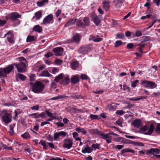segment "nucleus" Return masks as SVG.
<instances>
[{"label":"nucleus","mask_w":160,"mask_h":160,"mask_svg":"<svg viewBox=\"0 0 160 160\" xmlns=\"http://www.w3.org/2000/svg\"><path fill=\"white\" fill-rule=\"evenodd\" d=\"M44 88V85L41 82L37 81L32 87V90L35 93H39L43 91Z\"/></svg>","instance_id":"1"},{"label":"nucleus","mask_w":160,"mask_h":160,"mask_svg":"<svg viewBox=\"0 0 160 160\" xmlns=\"http://www.w3.org/2000/svg\"><path fill=\"white\" fill-rule=\"evenodd\" d=\"M0 116L2 120L6 124H8L12 121V116L6 110H3L1 112Z\"/></svg>","instance_id":"2"},{"label":"nucleus","mask_w":160,"mask_h":160,"mask_svg":"<svg viewBox=\"0 0 160 160\" xmlns=\"http://www.w3.org/2000/svg\"><path fill=\"white\" fill-rule=\"evenodd\" d=\"M21 15L17 12H13L9 15V19L12 22H16V24L18 25L20 23V21L18 20L20 18Z\"/></svg>","instance_id":"3"},{"label":"nucleus","mask_w":160,"mask_h":160,"mask_svg":"<svg viewBox=\"0 0 160 160\" xmlns=\"http://www.w3.org/2000/svg\"><path fill=\"white\" fill-rule=\"evenodd\" d=\"M141 84L147 88L151 89H154L157 86V84L154 82L146 80L142 81Z\"/></svg>","instance_id":"4"},{"label":"nucleus","mask_w":160,"mask_h":160,"mask_svg":"<svg viewBox=\"0 0 160 160\" xmlns=\"http://www.w3.org/2000/svg\"><path fill=\"white\" fill-rule=\"evenodd\" d=\"M154 129V127L153 125L152 124H151L150 125L149 128L147 126H144L140 128V131H141L145 132L148 129V131L146 132L145 134L146 135H150L153 132Z\"/></svg>","instance_id":"5"},{"label":"nucleus","mask_w":160,"mask_h":160,"mask_svg":"<svg viewBox=\"0 0 160 160\" xmlns=\"http://www.w3.org/2000/svg\"><path fill=\"white\" fill-rule=\"evenodd\" d=\"M17 68L18 72L22 73L26 70V63L24 62H20L18 64H14Z\"/></svg>","instance_id":"6"},{"label":"nucleus","mask_w":160,"mask_h":160,"mask_svg":"<svg viewBox=\"0 0 160 160\" xmlns=\"http://www.w3.org/2000/svg\"><path fill=\"white\" fill-rule=\"evenodd\" d=\"M53 22V16L52 14H50L46 16L43 19L42 24L46 25L52 23Z\"/></svg>","instance_id":"7"},{"label":"nucleus","mask_w":160,"mask_h":160,"mask_svg":"<svg viewBox=\"0 0 160 160\" xmlns=\"http://www.w3.org/2000/svg\"><path fill=\"white\" fill-rule=\"evenodd\" d=\"M91 48L88 45H85L81 47L78 50V52L79 53L82 54H86L88 52L90 51Z\"/></svg>","instance_id":"8"},{"label":"nucleus","mask_w":160,"mask_h":160,"mask_svg":"<svg viewBox=\"0 0 160 160\" xmlns=\"http://www.w3.org/2000/svg\"><path fill=\"white\" fill-rule=\"evenodd\" d=\"M64 143L63 145V147L68 149H69L72 147L73 143L72 141L69 139H65L64 141Z\"/></svg>","instance_id":"9"},{"label":"nucleus","mask_w":160,"mask_h":160,"mask_svg":"<svg viewBox=\"0 0 160 160\" xmlns=\"http://www.w3.org/2000/svg\"><path fill=\"white\" fill-rule=\"evenodd\" d=\"M91 18L92 21L96 25H98L101 22L100 20L95 13H93L91 14Z\"/></svg>","instance_id":"10"},{"label":"nucleus","mask_w":160,"mask_h":160,"mask_svg":"<svg viewBox=\"0 0 160 160\" xmlns=\"http://www.w3.org/2000/svg\"><path fill=\"white\" fill-rule=\"evenodd\" d=\"M80 36L78 34L76 33L73 35L72 38L69 41V42H74L77 44H78L80 42Z\"/></svg>","instance_id":"11"},{"label":"nucleus","mask_w":160,"mask_h":160,"mask_svg":"<svg viewBox=\"0 0 160 160\" xmlns=\"http://www.w3.org/2000/svg\"><path fill=\"white\" fill-rule=\"evenodd\" d=\"M52 51L55 53V54L56 56H60L62 54L63 49L62 48L58 47L54 48Z\"/></svg>","instance_id":"12"},{"label":"nucleus","mask_w":160,"mask_h":160,"mask_svg":"<svg viewBox=\"0 0 160 160\" xmlns=\"http://www.w3.org/2000/svg\"><path fill=\"white\" fill-rule=\"evenodd\" d=\"M7 35H9L7 37L8 41L10 43H13L14 42L13 39L14 35L12 32L11 31H9L5 35V37H6Z\"/></svg>","instance_id":"13"},{"label":"nucleus","mask_w":160,"mask_h":160,"mask_svg":"<svg viewBox=\"0 0 160 160\" xmlns=\"http://www.w3.org/2000/svg\"><path fill=\"white\" fill-rule=\"evenodd\" d=\"M110 1L109 0H104L102 2V8L106 11L109 9L110 7Z\"/></svg>","instance_id":"14"},{"label":"nucleus","mask_w":160,"mask_h":160,"mask_svg":"<svg viewBox=\"0 0 160 160\" xmlns=\"http://www.w3.org/2000/svg\"><path fill=\"white\" fill-rule=\"evenodd\" d=\"M102 138L106 140L107 143H110L111 142L112 138L111 136L109 135V134L103 133L102 136Z\"/></svg>","instance_id":"15"},{"label":"nucleus","mask_w":160,"mask_h":160,"mask_svg":"<svg viewBox=\"0 0 160 160\" xmlns=\"http://www.w3.org/2000/svg\"><path fill=\"white\" fill-rule=\"evenodd\" d=\"M79 81V75H77L72 76L71 78V82L73 84L78 83Z\"/></svg>","instance_id":"16"},{"label":"nucleus","mask_w":160,"mask_h":160,"mask_svg":"<svg viewBox=\"0 0 160 160\" xmlns=\"http://www.w3.org/2000/svg\"><path fill=\"white\" fill-rule=\"evenodd\" d=\"M124 1V0H114L113 2L115 7L117 8H120Z\"/></svg>","instance_id":"17"},{"label":"nucleus","mask_w":160,"mask_h":160,"mask_svg":"<svg viewBox=\"0 0 160 160\" xmlns=\"http://www.w3.org/2000/svg\"><path fill=\"white\" fill-rule=\"evenodd\" d=\"M142 122L140 120L136 119L132 122V124L137 128H139L141 126Z\"/></svg>","instance_id":"18"},{"label":"nucleus","mask_w":160,"mask_h":160,"mask_svg":"<svg viewBox=\"0 0 160 160\" xmlns=\"http://www.w3.org/2000/svg\"><path fill=\"white\" fill-rule=\"evenodd\" d=\"M89 132L90 133L92 134H96L98 135L102 136L103 134V133L101 132L97 129H91L89 130Z\"/></svg>","instance_id":"19"},{"label":"nucleus","mask_w":160,"mask_h":160,"mask_svg":"<svg viewBox=\"0 0 160 160\" xmlns=\"http://www.w3.org/2000/svg\"><path fill=\"white\" fill-rule=\"evenodd\" d=\"M32 30L36 32L40 33L42 31V28L38 25H36L34 26Z\"/></svg>","instance_id":"20"},{"label":"nucleus","mask_w":160,"mask_h":160,"mask_svg":"<svg viewBox=\"0 0 160 160\" xmlns=\"http://www.w3.org/2000/svg\"><path fill=\"white\" fill-rule=\"evenodd\" d=\"M52 76V75L47 70H45L39 74V76L40 77H49Z\"/></svg>","instance_id":"21"},{"label":"nucleus","mask_w":160,"mask_h":160,"mask_svg":"<svg viewBox=\"0 0 160 160\" xmlns=\"http://www.w3.org/2000/svg\"><path fill=\"white\" fill-rule=\"evenodd\" d=\"M14 66L12 65L11 64L8 66L6 68H4V69L6 72L7 74L9 73L13 69Z\"/></svg>","instance_id":"22"},{"label":"nucleus","mask_w":160,"mask_h":160,"mask_svg":"<svg viewBox=\"0 0 160 160\" xmlns=\"http://www.w3.org/2000/svg\"><path fill=\"white\" fill-rule=\"evenodd\" d=\"M160 152V150L158 148H151L148 151V153L153 154H154V153L159 154Z\"/></svg>","instance_id":"23"},{"label":"nucleus","mask_w":160,"mask_h":160,"mask_svg":"<svg viewBox=\"0 0 160 160\" xmlns=\"http://www.w3.org/2000/svg\"><path fill=\"white\" fill-rule=\"evenodd\" d=\"M75 130L79 133H82L83 134L85 135L87 133L86 130L83 128L78 127L76 128Z\"/></svg>","instance_id":"24"},{"label":"nucleus","mask_w":160,"mask_h":160,"mask_svg":"<svg viewBox=\"0 0 160 160\" xmlns=\"http://www.w3.org/2000/svg\"><path fill=\"white\" fill-rule=\"evenodd\" d=\"M79 64L77 61H73L71 63V67L73 70H75L78 67Z\"/></svg>","instance_id":"25"},{"label":"nucleus","mask_w":160,"mask_h":160,"mask_svg":"<svg viewBox=\"0 0 160 160\" xmlns=\"http://www.w3.org/2000/svg\"><path fill=\"white\" fill-rule=\"evenodd\" d=\"M48 142H47L46 141L43 140H41L39 142V144L42 145L43 148L45 149H48Z\"/></svg>","instance_id":"26"},{"label":"nucleus","mask_w":160,"mask_h":160,"mask_svg":"<svg viewBox=\"0 0 160 160\" xmlns=\"http://www.w3.org/2000/svg\"><path fill=\"white\" fill-rule=\"evenodd\" d=\"M69 82V79L68 77H66L60 82L61 84L65 85L68 84Z\"/></svg>","instance_id":"27"},{"label":"nucleus","mask_w":160,"mask_h":160,"mask_svg":"<svg viewBox=\"0 0 160 160\" xmlns=\"http://www.w3.org/2000/svg\"><path fill=\"white\" fill-rule=\"evenodd\" d=\"M92 151V149L88 146H87L85 148L82 150V152L83 153H90Z\"/></svg>","instance_id":"28"},{"label":"nucleus","mask_w":160,"mask_h":160,"mask_svg":"<svg viewBox=\"0 0 160 160\" xmlns=\"http://www.w3.org/2000/svg\"><path fill=\"white\" fill-rule=\"evenodd\" d=\"M76 24L78 27L84 28L85 27V25L83 23L81 20L77 19L76 20Z\"/></svg>","instance_id":"29"},{"label":"nucleus","mask_w":160,"mask_h":160,"mask_svg":"<svg viewBox=\"0 0 160 160\" xmlns=\"http://www.w3.org/2000/svg\"><path fill=\"white\" fill-rule=\"evenodd\" d=\"M147 98V96H140L139 98H129V100L131 101H136L141 99H145Z\"/></svg>","instance_id":"30"},{"label":"nucleus","mask_w":160,"mask_h":160,"mask_svg":"<svg viewBox=\"0 0 160 160\" xmlns=\"http://www.w3.org/2000/svg\"><path fill=\"white\" fill-rule=\"evenodd\" d=\"M122 154H123L126 152H130L133 153H135V151L134 150H131L128 148H125L122 149L121 151Z\"/></svg>","instance_id":"31"},{"label":"nucleus","mask_w":160,"mask_h":160,"mask_svg":"<svg viewBox=\"0 0 160 160\" xmlns=\"http://www.w3.org/2000/svg\"><path fill=\"white\" fill-rule=\"evenodd\" d=\"M16 76L17 78L18 77L22 81H25L27 78L26 76L21 74L18 73L16 74Z\"/></svg>","instance_id":"32"},{"label":"nucleus","mask_w":160,"mask_h":160,"mask_svg":"<svg viewBox=\"0 0 160 160\" xmlns=\"http://www.w3.org/2000/svg\"><path fill=\"white\" fill-rule=\"evenodd\" d=\"M7 73L4 68H0V77H6Z\"/></svg>","instance_id":"33"},{"label":"nucleus","mask_w":160,"mask_h":160,"mask_svg":"<svg viewBox=\"0 0 160 160\" xmlns=\"http://www.w3.org/2000/svg\"><path fill=\"white\" fill-rule=\"evenodd\" d=\"M83 21L84 22V24L85 26H88L89 25L90 20L89 18L88 17L84 18Z\"/></svg>","instance_id":"34"},{"label":"nucleus","mask_w":160,"mask_h":160,"mask_svg":"<svg viewBox=\"0 0 160 160\" xmlns=\"http://www.w3.org/2000/svg\"><path fill=\"white\" fill-rule=\"evenodd\" d=\"M42 16V13L39 11L35 13V17L37 20H39Z\"/></svg>","instance_id":"35"},{"label":"nucleus","mask_w":160,"mask_h":160,"mask_svg":"<svg viewBox=\"0 0 160 160\" xmlns=\"http://www.w3.org/2000/svg\"><path fill=\"white\" fill-rule=\"evenodd\" d=\"M63 75L62 73H61L58 75V76H57L55 78V81L56 82H58L60 80L62 79L63 77Z\"/></svg>","instance_id":"36"},{"label":"nucleus","mask_w":160,"mask_h":160,"mask_svg":"<svg viewBox=\"0 0 160 160\" xmlns=\"http://www.w3.org/2000/svg\"><path fill=\"white\" fill-rule=\"evenodd\" d=\"M91 40L94 42H99L102 41V38H99L98 36H97L96 37H92Z\"/></svg>","instance_id":"37"},{"label":"nucleus","mask_w":160,"mask_h":160,"mask_svg":"<svg viewBox=\"0 0 160 160\" xmlns=\"http://www.w3.org/2000/svg\"><path fill=\"white\" fill-rule=\"evenodd\" d=\"M129 144H132L136 145L143 146V144L142 143L134 142L133 141L129 140Z\"/></svg>","instance_id":"38"},{"label":"nucleus","mask_w":160,"mask_h":160,"mask_svg":"<svg viewBox=\"0 0 160 160\" xmlns=\"http://www.w3.org/2000/svg\"><path fill=\"white\" fill-rule=\"evenodd\" d=\"M77 19H71L68 20L66 24L67 26H70L73 24L74 23L76 22Z\"/></svg>","instance_id":"39"},{"label":"nucleus","mask_w":160,"mask_h":160,"mask_svg":"<svg viewBox=\"0 0 160 160\" xmlns=\"http://www.w3.org/2000/svg\"><path fill=\"white\" fill-rule=\"evenodd\" d=\"M15 127V124L10 125H9V132L11 135H13L14 133L13 128Z\"/></svg>","instance_id":"40"},{"label":"nucleus","mask_w":160,"mask_h":160,"mask_svg":"<svg viewBox=\"0 0 160 160\" xmlns=\"http://www.w3.org/2000/svg\"><path fill=\"white\" fill-rule=\"evenodd\" d=\"M34 37L33 36H28L26 41L27 42H31L34 40Z\"/></svg>","instance_id":"41"},{"label":"nucleus","mask_w":160,"mask_h":160,"mask_svg":"<svg viewBox=\"0 0 160 160\" xmlns=\"http://www.w3.org/2000/svg\"><path fill=\"white\" fill-rule=\"evenodd\" d=\"M22 137L25 139H27L30 137V135L28 132H25L21 135Z\"/></svg>","instance_id":"42"},{"label":"nucleus","mask_w":160,"mask_h":160,"mask_svg":"<svg viewBox=\"0 0 160 160\" xmlns=\"http://www.w3.org/2000/svg\"><path fill=\"white\" fill-rule=\"evenodd\" d=\"M155 131L157 133L160 135V123H158L157 124Z\"/></svg>","instance_id":"43"},{"label":"nucleus","mask_w":160,"mask_h":160,"mask_svg":"<svg viewBox=\"0 0 160 160\" xmlns=\"http://www.w3.org/2000/svg\"><path fill=\"white\" fill-rule=\"evenodd\" d=\"M124 34L122 33H118L116 35V38L122 39L124 38Z\"/></svg>","instance_id":"44"},{"label":"nucleus","mask_w":160,"mask_h":160,"mask_svg":"<svg viewBox=\"0 0 160 160\" xmlns=\"http://www.w3.org/2000/svg\"><path fill=\"white\" fill-rule=\"evenodd\" d=\"M108 109L110 110L114 111L116 109L115 105L113 106L112 104L108 105Z\"/></svg>","instance_id":"45"},{"label":"nucleus","mask_w":160,"mask_h":160,"mask_svg":"<svg viewBox=\"0 0 160 160\" xmlns=\"http://www.w3.org/2000/svg\"><path fill=\"white\" fill-rule=\"evenodd\" d=\"M80 78L82 80H87L88 78L90 79L86 75L84 74H82L81 75Z\"/></svg>","instance_id":"46"},{"label":"nucleus","mask_w":160,"mask_h":160,"mask_svg":"<svg viewBox=\"0 0 160 160\" xmlns=\"http://www.w3.org/2000/svg\"><path fill=\"white\" fill-rule=\"evenodd\" d=\"M2 146L3 148L4 149H7L8 150H12V148L10 147H8L6 145L3 144H2Z\"/></svg>","instance_id":"47"},{"label":"nucleus","mask_w":160,"mask_h":160,"mask_svg":"<svg viewBox=\"0 0 160 160\" xmlns=\"http://www.w3.org/2000/svg\"><path fill=\"white\" fill-rule=\"evenodd\" d=\"M60 136H61L62 138L64 137L67 134V133L64 131H60L58 132Z\"/></svg>","instance_id":"48"},{"label":"nucleus","mask_w":160,"mask_h":160,"mask_svg":"<svg viewBox=\"0 0 160 160\" xmlns=\"http://www.w3.org/2000/svg\"><path fill=\"white\" fill-rule=\"evenodd\" d=\"M125 112L122 110H117L116 112V114L117 115H122L124 114Z\"/></svg>","instance_id":"49"},{"label":"nucleus","mask_w":160,"mask_h":160,"mask_svg":"<svg viewBox=\"0 0 160 160\" xmlns=\"http://www.w3.org/2000/svg\"><path fill=\"white\" fill-rule=\"evenodd\" d=\"M122 42L120 40L116 41L115 43V47H118L120 45L122 44Z\"/></svg>","instance_id":"50"},{"label":"nucleus","mask_w":160,"mask_h":160,"mask_svg":"<svg viewBox=\"0 0 160 160\" xmlns=\"http://www.w3.org/2000/svg\"><path fill=\"white\" fill-rule=\"evenodd\" d=\"M60 137L58 132H55L54 133L53 135L54 139L55 140H57Z\"/></svg>","instance_id":"51"},{"label":"nucleus","mask_w":160,"mask_h":160,"mask_svg":"<svg viewBox=\"0 0 160 160\" xmlns=\"http://www.w3.org/2000/svg\"><path fill=\"white\" fill-rule=\"evenodd\" d=\"M19 61L20 62H24L25 63H28V62L26 59L23 57H20L19 58Z\"/></svg>","instance_id":"52"},{"label":"nucleus","mask_w":160,"mask_h":160,"mask_svg":"<svg viewBox=\"0 0 160 160\" xmlns=\"http://www.w3.org/2000/svg\"><path fill=\"white\" fill-rule=\"evenodd\" d=\"M100 145L99 144L96 143L95 144H93L92 145V147L94 148L95 149H99L100 148H99V146Z\"/></svg>","instance_id":"53"},{"label":"nucleus","mask_w":160,"mask_h":160,"mask_svg":"<svg viewBox=\"0 0 160 160\" xmlns=\"http://www.w3.org/2000/svg\"><path fill=\"white\" fill-rule=\"evenodd\" d=\"M45 112L47 114L48 116L50 118H52L53 117V114L52 113L49 112L47 110H46Z\"/></svg>","instance_id":"54"},{"label":"nucleus","mask_w":160,"mask_h":160,"mask_svg":"<svg viewBox=\"0 0 160 160\" xmlns=\"http://www.w3.org/2000/svg\"><path fill=\"white\" fill-rule=\"evenodd\" d=\"M90 118L91 120L97 119L98 116L96 115L91 114L90 115Z\"/></svg>","instance_id":"55"},{"label":"nucleus","mask_w":160,"mask_h":160,"mask_svg":"<svg viewBox=\"0 0 160 160\" xmlns=\"http://www.w3.org/2000/svg\"><path fill=\"white\" fill-rule=\"evenodd\" d=\"M116 123L118 126L122 127V121L120 119H119L116 121Z\"/></svg>","instance_id":"56"},{"label":"nucleus","mask_w":160,"mask_h":160,"mask_svg":"<svg viewBox=\"0 0 160 160\" xmlns=\"http://www.w3.org/2000/svg\"><path fill=\"white\" fill-rule=\"evenodd\" d=\"M139 81L138 80H136L135 81H134V82H132V83L131 85L132 87L133 88H135V87H136V86L137 85V83Z\"/></svg>","instance_id":"57"},{"label":"nucleus","mask_w":160,"mask_h":160,"mask_svg":"<svg viewBox=\"0 0 160 160\" xmlns=\"http://www.w3.org/2000/svg\"><path fill=\"white\" fill-rule=\"evenodd\" d=\"M7 22L5 20H0V26L2 27Z\"/></svg>","instance_id":"58"},{"label":"nucleus","mask_w":160,"mask_h":160,"mask_svg":"<svg viewBox=\"0 0 160 160\" xmlns=\"http://www.w3.org/2000/svg\"><path fill=\"white\" fill-rule=\"evenodd\" d=\"M53 55V54L52 52H50L47 53L45 55V56L47 58H49Z\"/></svg>","instance_id":"59"},{"label":"nucleus","mask_w":160,"mask_h":160,"mask_svg":"<svg viewBox=\"0 0 160 160\" xmlns=\"http://www.w3.org/2000/svg\"><path fill=\"white\" fill-rule=\"evenodd\" d=\"M31 109L32 110H38L39 109V106L38 105H36L31 107Z\"/></svg>","instance_id":"60"},{"label":"nucleus","mask_w":160,"mask_h":160,"mask_svg":"<svg viewBox=\"0 0 160 160\" xmlns=\"http://www.w3.org/2000/svg\"><path fill=\"white\" fill-rule=\"evenodd\" d=\"M59 69L57 68H54L52 69V73L54 74H56L59 71Z\"/></svg>","instance_id":"61"},{"label":"nucleus","mask_w":160,"mask_h":160,"mask_svg":"<svg viewBox=\"0 0 160 160\" xmlns=\"http://www.w3.org/2000/svg\"><path fill=\"white\" fill-rule=\"evenodd\" d=\"M142 34L140 31H137L135 33V36L136 37H140L141 36Z\"/></svg>","instance_id":"62"},{"label":"nucleus","mask_w":160,"mask_h":160,"mask_svg":"<svg viewBox=\"0 0 160 160\" xmlns=\"http://www.w3.org/2000/svg\"><path fill=\"white\" fill-rule=\"evenodd\" d=\"M35 77V75L34 74H31L29 76L31 81H34L35 80L34 78Z\"/></svg>","instance_id":"63"},{"label":"nucleus","mask_w":160,"mask_h":160,"mask_svg":"<svg viewBox=\"0 0 160 160\" xmlns=\"http://www.w3.org/2000/svg\"><path fill=\"white\" fill-rule=\"evenodd\" d=\"M153 2L154 3L158 6L160 5V0H153Z\"/></svg>","instance_id":"64"}]
</instances>
